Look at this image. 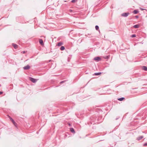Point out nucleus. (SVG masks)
Returning a JSON list of instances; mask_svg holds the SVG:
<instances>
[{
	"instance_id": "obj_1",
	"label": "nucleus",
	"mask_w": 147,
	"mask_h": 147,
	"mask_svg": "<svg viewBox=\"0 0 147 147\" xmlns=\"http://www.w3.org/2000/svg\"><path fill=\"white\" fill-rule=\"evenodd\" d=\"M29 79L31 82L34 83H35L37 81V79L31 77L29 78Z\"/></svg>"
},
{
	"instance_id": "obj_2",
	"label": "nucleus",
	"mask_w": 147,
	"mask_h": 147,
	"mask_svg": "<svg viewBox=\"0 0 147 147\" xmlns=\"http://www.w3.org/2000/svg\"><path fill=\"white\" fill-rule=\"evenodd\" d=\"M129 14V13H124L122 14L121 16L124 17H126Z\"/></svg>"
},
{
	"instance_id": "obj_3",
	"label": "nucleus",
	"mask_w": 147,
	"mask_h": 147,
	"mask_svg": "<svg viewBox=\"0 0 147 147\" xmlns=\"http://www.w3.org/2000/svg\"><path fill=\"white\" fill-rule=\"evenodd\" d=\"M9 118L10 119V120L13 123V124L15 126H16V125H17V123L15 122L10 117H9Z\"/></svg>"
},
{
	"instance_id": "obj_4",
	"label": "nucleus",
	"mask_w": 147,
	"mask_h": 147,
	"mask_svg": "<svg viewBox=\"0 0 147 147\" xmlns=\"http://www.w3.org/2000/svg\"><path fill=\"white\" fill-rule=\"evenodd\" d=\"M94 59V60L96 61H98L100 60L101 58L99 57H95Z\"/></svg>"
},
{
	"instance_id": "obj_5",
	"label": "nucleus",
	"mask_w": 147,
	"mask_h": 147,
	"mask_svg": "<svg viewBox=\"0 0 147 147\" xmlns=\"http://www.w3.org/2000/svg\"><path fill=\"white\" fill-rule=\"evenodd\" d=\"M30 67L28 65H27L26 66L24 67L23 68L25 70H28L30 69Z\"/></svg>"
},
{
	"instance_id": "obj_6",
	"label": "nucleus",
	"mask_w": 147,
	"mask_h": 147,
	"mask_svg": "<svg viewBox=\"0 0 147 147\" xmlns=\"http://www.w3.org/2000/svg\"><path fill=\"white\" fill-rule=\"evenodd\" d=\"M39 42L40 44L41 45H43V41L42 39H39Z\"/></svg>"
},
{
	"instance_id": "obj_7",
	"label": "nucleus",
	"mask_w": 147,
	"mask_h": 147,
	"mask_svg": "<svg viewBox=\"0 0 147 147\" xmlns=\"http://www.w3.org/2000/svg\"><path fill=\"white\" fill-rule=\"evenodd\" d=\"M142 69L146 71H147V67L145 66H143L142 67Z\"/></svg>"
},
{
	"instance_id": "obj_8",
	"label": "nucleus",
	"mask_w": 147,
	"mask_h": 147,
	"mask_svg": "<svg viewBox=\"0 0 147 147\" xmlns=\"http://www.w3.org/2000/svg\"><path fill=\"white\" fill-rule=\"evenodd\" d=\"M143 138V136H140L137 138V140H141V139H142V138Z\"/></svg>"
},
{
	"instance_id": "obj_9",
	"label": "nucleus",
	"mask_w": 147,
	"mask_h": 147,
	"mask_svg": "<svg viewBox=\"0 0 147 147\" xmlns=\"http://www.w3.org/2000/svg\"><path fill=\"white\" fill-rule=\"evenodd\" d=\"M70 131L72 133H74L75 132L74 129L72 128H71L70 129Z\"/></svg>"
},
{
	"instance_id": "obj_10",
	"label": "nucleus",
	"mask_w": 147,
	"mask_h": 147,
	"mask_svg": "<svg viewBox=\"0 0 147 147\" xmlns=\"http://www.w3.org/2000/svg\"><path fill=\"white\" fill-rule=\"evenodd\" d=\"M139 25L136 24V25H134L133 26V27L135 28H137L139 27Z\"/></svg>"
},
{
	"instance_id": "obj_11",
	"label": "nucleus",
	"mask_w": 147,
	"mask_h": 147,
	"mask_svg": "<svg viewBox=\"0 0 147 147\" xmlns=\"http://www.w3.org/2000/svg\"><path fill=\"white\" fill-rule=\"evenodd\" d=\"M60 49L61 51H63L65 50V47L64 46H62L60 47Z\"/></svg>"
},
{
	"instance_id": "obj_12",
	"label": "nucleus",
	"mask_w": 147,
	"mask_h": 147,
	"mask_svg": "<svg viewBox=\"0 0 147 147\" xmlns=\"http://www.w3.org/2000/svg\"><path fill=\"white\" fill-rule=\"evenodd\" d=\"M63 43L62 42H59L57 45L58 46H60L62 45H63Z\"/></svg>"
},
{
	"instance_id": "obj_13",
	"label": "nucleus",
	"mask_w": 147,
	"mask_h": 147,
	"mask_svg": "<svg viewBox=\"0 0 147 147\" xmlns=\"http://www.w3.org/2000/svg\"><path fill=\"white\" fill-rule=\"evenodd\" d=\"M138 12V11L137 10H135L133 11V13L135 14H137Z\"/></svg>"
},
{
	"instance_id": "obj_14",
	"label": "nucleus",
	"mask_w": 147,
	"mask_h": 147,
	"mask_svg": "<svg viewBox=\"0 0 147 147\" xmlns=\"http://www.w3.org/2000/svg\"><path fill=\"white\" fill-rule=\"evenodd\" d=\"M12 45L15 49H16L18 47V45L16 44L13 43Z\"/></svg>"
},
{
	"instance_id": "obj_15",
	"label": "nucleus",
	"mask_w": 147,
	"mask_h": 147,
	"mask_svg": "<svg viewBox=\"0 0 147 147\" xmlns=\"http://www.w3.org/2000/svg\"><path fill=\"white\" fill-rule=\"evenodd\" d=\"M124 99H125L124 98L122 97L121 98H119L118 99V100L119 101H122Z\"/></svg>"
},
{
	"instance_id": "obj_16",
	"label": "nucleus",
	"mask_w": 147,
	"mask_h": 147,
	"mask_svg": "<svg viewBox=\"0 0 147 147\" xmlns=\"http://www.w3.org/2000/svg\"><path fill=\"white\" fill-rule=\"evenodd\" d=\"M101 74V72L96 73H94V75L96 76H98L100 75Z\"/></svg>"
},
{
	"instance_id": "obj_17",
	"label": "nucleus",
	"mask_w": 147,
	"mask_h": 147,
	"mask_svg": "<svg viewBox=\"0 0 147 147\" xmlns=\"http://www.w3.org/2000/svg\"><path fill=\"white\" fill-rule=\"evenodd\" d=\"M95 29H96V30H99V26H97V25H96L95 26Z\"/></svg>"
},
{
	"instance_id": "obj_18",
	"label": "nucleus",
	"mask_w": 147,
	"mask_h": 147,
	"mask_svg": "<svg viewBox=\"0 0 147 147\" xmlns=\"http://www.w3.org/2000/svg\"><path fill=\"white\" fill-rule=\"evenodd\" d=\"M131 37H132V38H134V37H136V35L135 34H132V35H131Z\"/></svg>"
},
{
	"instance_id": "obj_19",
	"label": "nucleus",
	"mask_w": 147,
	"mask_h": 147,
	"mask_svg": "<svg viewBox=\"0 0 147 147\" xmlns=\"http://www.w3.org/2000/svg\"><path fill=\"white\" fill-rule=\"evenodd\" d=\"M77 1V0H72L71 1V2L72 3H75L76 1Z\"/></svg>"
},
{
	"instance_id": "obj_20",
	"label": "nucleus",
	"mask_w": 147,
	"mask_h": 147,
	"mask_svg": "<svg viewBox=\"0 0 147 147\" xmlns=\"http://www.w3.org/2000/svg\"><path fill=\"white\" fill-rule=\"evenodd\" d=\"M105 58L108 59L109 58V57L108 56H106L105 57Z\"/></svg>"
},
{
	"instance_id": "obj_21",
	"label": "nucleus",
	"mask_w": 147,
	"mask_h": 147,
	"mask_svg": "<svg viewBox=\"0 0 147 147\" xmlns=\"http://www.w3.org/2000/svg\"><path fill=\"white\" fill-rule=\"evenodd\" d=\"M65 81H61V82H60V83L61 84H62V83H63L64 82H65Z\"/></svg>"
},
{
	"instance_id": "obj_22",
	"label": "nucleus",
	"mask_w": 147,
	"mask_h": 147,
	"mask_svg": "<svg viewBox=\"0 0 147 147\" xmlns=\"http://www.w3.org/2000/svg\"><path fill=\"white\" fill-rule=\"evenodd\" d=\"M143 145L144 146H147V143H145L144 145Z\"/></svg>"
},
{
	"instance_id": "obj_23",
	"label": "nucleus",
	"mask_w": 147,
	"mask_h": 147,
	"mask_svg": "<svg viewBox=\"0 0 147 147\" xmlns=\"http://www.w3.org/2000/svg\"><path fill=\"white\" fill-rule=\"evenodd\" d=\"M135 18L137 19L139 17V16H135Z\"/></svg>"
},
{
	"instance_id": "obj_24",
	"label": "nucleus",
	"mask_w": 147,
	"mask_h": 147,
	"mask_svg": "<svg viewBox=\"0 0 147 147\" xmlns=\"http://www.w3.org/2000/svg\"><path fill=\"white\" fill-rule=\"evenodd\" d=\"M3 93V92L1 91H0V94H2Z\"/></svg>"
},
{
	"instance_id": "obj_25",
	"label": "nucleus",
	"mask_w": 147,
	"mask_h": 147,
	"mask_svg": "<svg viewBox=\"0 0 147 147\" xmlns=\"http://www.w3.org/2000/svg\"><path fill=\"white\" fill-rule=\"evenodd\" d=\"M140 9L141 10H144V9H143V8H140Z\"/></svg>"
},
{
	"instance_id": "obj_26",
	"label": "nucleus",
	"mask_w": 147,
	"mask_h": 147,
	"mask_svg": "<svg viewBox=\"0 0 147 147\" xmlns=\"http://www.w3.org/2000/svg\"><path fill=\"white\" fill-rule=\"evenodd\" d=\"M23 53H25V51H24L23 52Z\"/></svg>"
},
{
	"instance_id": "obj_27",
	"label": "nucleus",
	"mask_w": 147,
	"mask_h": 147,
	"mask_svg": "<svg viewBox=\"0 0 147 147\" xmlns=\"http://www.w3.org/2000/svg\"><path fill=\"white\" fill-rule=\"evenodd\" d=\"M118 118H117L116 119V120H117Z\"/></svg>"
}]
</instances>
